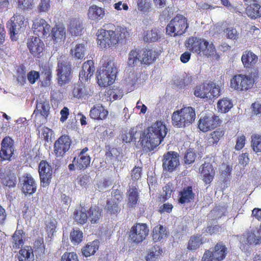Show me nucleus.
<instances>
[{"label":"nucleus","mask_w":261,"mask_h":261,"mask_svg":"<svg viewBox=\"0 0 261 261\" xmlns=\"http://www.w3.org/2000/svg\"><path fill=\"white\" fill-rule=\"evenodd\" d=\"M167 133L166 125L161 121H156L141 133L140 145L144 149L151 151L162 143Z\"/></svg>","instance_id":"nucleus-1"},{"label":"nucleus","mask_w":261,"mask_h":261,"mask_svg":"<svg viewBox=\"0 0 261 261\" xmlns=\"http://www.w3.org/2000/svg\"><path fill=\"white\" fill-rule=\"evenodd\" d=\"M98 46L102 49L116 47L120 43L125 41L130 33L126 28L118 26L114 31L100 28L96 33Z\"/></svg>","instance_id":"nucleus-2"},{"label":"nucleus","mask_w":261,"mask_h":261,"mask_svg":"<svg viewBox=\"0 0 261 261\" xmlns=\"http://www.w3.org/2000/svg\"><path fill=\"white\" fill-rule=\"evenodd\" d=\"M185 45L189 51L200 56L208 57L216 53V48L212 42L210 43L205 39L197 37H189L186 40Z\"/></svg>","instance_id":"nucleus-3"},{"label":"nucleus","mask_w":261,"mask_h":261,"mask_svg":"<svg viewBox=\"0 0 261 261\" xmlns=\"http://www.w3.org/2000/svg\"><path fill=\"white\" fill-rule=\"evenodd\" d=\"M258 77V70L253 69L249 75L238 74L234 75L231 79L230 87L231 89L238 92L247 91L251 89L255 80Z\"/></svg>","instance_id":"nucleus-4"},{"label":"nucleus","mask_w":261,"mask_h":261,"mask_svg":"<svg viewBox=\"0 0 261 261\" xmlns=\"http://www.w3.org/2000/svg\"><path fill=\"white\" fill-rule=\"evenodd\" d=\"M105 69L97 75V83L100 87H106L112 84L115 80L117 68L113 60L108 59L103 64Z\"/></svg>","instance_id":"nucleus-5"},{"label":"nucleus","mask_w":261,"mask_h":261,"mask_svg":"<svg viewBox=\"0 0 261 261\" xmlns=\"http://www.w3.org/2000/svg\"><path fill=\"white\" fill-rule=\"evenodd\" d=\"M194 94L197 97L206 100H212L214 98L220 95V87L213 82H210L207 83H204L196 86Z\"/></svg>","instance_id":"nucleus-6"},{"label":"nucleus","mask_w":261,"mask_h":261,"mask_svg":"<svg viewBox=\"0 0 261 261\" xmlns=\"http://www.w3.org/2000/svg\"><path fill=\"white\" fill-rule=\"evenodd\" d=\"M188 27L187 19L182 15L177 14L167 25L166 32L171 36H181Z\"/></svg>","instance_id":"nucleus-7"},{"label":"nucleus","mask_w":261,"mask_h":261,"mask_svg":"<svg viewBox=\"0 0 261 261\" xmlns=\"http://www.w3.org/2000/svg\"><path fill=\"white\" fill-rule=\"evenodd\" d=\"M228 249L222 242H217L211 249L205 250L202 261H223L228 253Z\"/></svg>","instance_id":"nucleus-8"},{"label":"nucleus","mask_w":261,"mask_h":261,"mask_svg":"<svg viewBox=\"0 0 261 261\" xmlns=\"http://www.w3.org/2000/svg\"><path fill=\"white\" fill-rule=\"evenodd\" d=\"M149 232V229L146 224L136 223L130 229L129 239L133 243L139 244L146 239Z\"/></svg>","instance_id":"nucleus-9"},{"label":"nucleus","mask_w":261,"mask_h":261,"mask_svg":"<svg viewBox=\"0 0 261 261\" xmlns=\"http://www.w3.org/2000/svg\"><path fill=\"white\" fill-rule=\"evenodd\" d=\"M9 27L10 35L12 40L17 39V35L23 33L26 29V22L23 15L16 14L11 17Z\"/></svg>","instance_id":"nucleus-10"},{"label":"nucleus","mask_w":261,"mask_h":261,"mask_svg":"<svg viewBox=\"0 0 261 261\" xmlns=\"http://www.w3.org/2000/svg\"><path fill=\"white\" fill-rule=\"evenodd\" d=\"M71 64L67 61H59L57 69L58 84L64 85L70 82L72 79Z\"/></svg>","instance_id":"nucleus-11"},{"label":"nucleus","mask_w":261,"mask_h":261,"mask_svg":"<svg viewBox=\"0 0 261 261\" xmlns=\"http://www.w3.org/2000/svg\"><path fill=\"white\" fill-rule=\"evenodd\" d=\"M72 141L69 136L62 135L55 142L54 152L57 158H63L70 149Z\"/></svg>","instance_id":"nucleus-12"},{"label":"nucleus","mask_w":261,"mask_h":261,"mask_svg":"<svg viewBox=\"0 0 261 261\" xmlns=\"http://www.w3.org/2000/svg\"><path fill=\"white\" fill-rule=\"evenodd\" d=\"M221 122V120L215 115H206L200 118L198 127L201 132L206 133L219 126Z\"/></svg>","instance_id":"nucleus-13"},{"label":"nucleus","mask_w":261,"mask_h":261,"mask_svg":"<svg viewBox=\"0 0 261 261\" xmlns=\"http://www.w3.org/2000/svg\"><path fill=\"white\" fill-rule=\"evenodd\" d=\"M41 186L44 188L48 187L52 179L53 168L45 160L40 161L38 166Z\"/></svg>","instance_id":"nucleus-14"},{"label":"nucleus","mask_w":261,"mask_h":261,"mask_svg":"<svg viewBox=\"0 0 261 261\" xmlns=\"http://www.w3.org/2000/svg\"><path fill=\"white\" fill-rule=\"evenodd\" d=\"M162 167L166 171L172 172L179 165V155L175 151H168L163 155Z\"/></svg>","instance_id":"nucleus-15"},{"label":"nucleus","mask_w":261,"mask_h":261,"mask_svg":"<svg viewBox=\"0 0 261 261\" xmlns=\"http://www.w3.org/2000/svg\"><path fill=\"white\" fill-rule=\"evenodd\" d=\"M14 142L9 136L5 137L1 143L0 158L1 160H10L14 154Z\"/></svg>","instance_id":"nucleus-16"},{"label":"nucleus","mask_w":261,"mask_h":261,"mask_svg":"<svg viewBox=\"0 0 261 261\" xmlns=\"http://www.w3.org/2000/svg\"><path fill=\"white\" fill-rule=\"evenodd\" d=\"M37 184L33 176L29 173L24 174L21 181V190L25 195H32L36 192Z\"/></svg>","instance_id":"nucleus-17"},{"label":"nucleus","mask_w":261,"mask_h":261,"mask_svg":"<svg viewBox=\"0 0 261 261\" xmlns=\"http://www.w3.org/2000/svg\"><path fill=\"white\" fill-rule=\"evenodd\" d=\"M50 25L43 18H37L33 23L32 30L37 37L44 38L49 32Z\"/></svg>","instance_id":"nucleus-18"},{"label":"nucleus","mask_w":261,"mask_h":261,"mask_svg":"<svg viewBox=\"0 0 261 261\" xmlns=\"http://www.w3.org/2000/svg\"><path fill=\"white\" fill-rule=\"evenodd\" d=\"M27 44L30 53L34 57H41L44 49V44L40 38L32 36L28 39Z\"/></svg>","instance_id":"nucleus-19"},{"label":"nucleus","mask_w":261,"mask_h":261,"mask_svg":"<svg viewBox=\"0 0 261 261\" xmlns=\"http://www.w3.org/2000/svg\"><path fill=\"white\" fill-rule=\"evenodd\" d=\"M88 150L89 148L85 147L80 151L77 156L73 158L77 170H85L90 166L91 159L89 155L86 153Z\"/></svg>","instance_id":"nucleus-20"},{"label":"nucleus","mask_w":261,"mask_h":261,"mask_svg":"<svg viewBox=\"0 0 261 261\" xmlns=\"http://www.w3.org/2000/svg\"><path fill=\"white\" fill-rule=\"evenodd\" d=\"M141 60V64L149 66L153 64L159 57V53L152 48H143L140 49Z\"/></svg>","instance_id":"nucleus-21"},{"label":"nucleus","mask_w":261,"mask_h":261,"mask_svg":"<svg viewBox=\"0 0 261 261\" xmlns=\"http://www.w3.org/2000/svg\"><path fill=\"white\" fill-rule=\"evenodd\" d=\"M36 103V108L33 114L35 115L36 118L40 115L44 119V121H46L50 108L49 101L46 99H40L37 100Z\"/></svg>","instance_id":"nucleus-22"},{"label":"nucleus","mask_w":261,"mask_h":261,"mask_svg":"<svg viewBox=\"0 0 261 261\" xmlns=\"http://www.w3.org/2000/svg\"><path fill=\"white\" fill-rule=\"evenodd\" d=\"M109 112L101 103L94 105L89 112L90 117L94 120L102 121L107 119Z\"/></svg>","instance_id":"nucleus-23"},{"label":"nucleus","mask_w":261,"mask_h":261,"mask_svg":"<svg viewBox=\"0 0 261 261\" xmlns=\"http://www.w3.org/2000/svg\"><path fill=\"white\" fill-rule=\"evenodd\" d=\"M200 171L202 175L203 182L207 185L211 183L214 178L216 172L212 163L206 161L200 166Z\"/></svg>","instance_id":"nucleus-24"},{"label":"nucleus","mask_w":261,"mask_h":261,"mask_svg":"<svg viewBox=\"0 0 261 261\" xmlns=\"http://www.w3.org/2000/svg\"><path fill=\"white\" fill-rule=\"evenodd\" d=\"M95 71L94 63L93 60H88L84 62L82 66V70L79 74L81 81H87L93 74Z\"/></svg>","instance_id":"nucleus-25"},{"label":"nucleus","mask_w":261,"mask_h":261,"mask_svg":"<svg viewBox=\"0 0 261 261\" xmlns=\"http://www.w3.org/2000/svg\"><path fill=\"white\" fill-rule=\"evenodd\" d=\"M241 61L245 68L251 69L255 66L258 61V58L251 51L246 50L243 53Z\"/></svg>","instance_id":"nucleus-26"},{"label":"nucleus","mask_w":261,"mask_h":261,"mask_svg":"<svg viewBox=\"0 0 261 261\" xmlns=\"http://www.w3.org/2000/svg\"><path fill=\"white\" fill-rule=\"evenodd\" d=\"M0 182L5 187L9 189L16 187L17 179L16 175L11 172H4L0 173Z\"/></svg>","instance_id":"nucleus-27"},{"label":"nucleus","mask_w":261,"mask_h":261,"mask_svg":"<svg viewBox=\"0 0 261 261\" xmlns=\"http://www.w3.org/2000/svg\"><path fill=\"white\" fill-rule=\"evenodd\" d=\"M195 196V194L193 191L192 186L184 187L178 193V203L180 204L190 203L194 199Z\"/></svg>","instance_id":"nucleus-28"},{"label":"nucleus","mask_w":261,"mask_h":261,"mask_svg":"<svg viewBox=\"0 0 261 261\" xmlns=\"http://www.w3.org/2000/svg\"><path fill=\"white\" fill-rule=\"evenodd\" d=\"M73 219L77 224L84 225L88 220L87 210L85 208L84 204H80L79 208L75 209L73 213Z\"/></svg>","instance_id":"nucleus-29"},{"label":"nucleus","mask_w":261,"mask_h":261,"mask_svg":"<svg viewBox=\"0 0 261 261\" xmlns=\"http://www.w3.org/2000/svg\"><path fill=\"white\" fill-rule=\"evenodd\" d=\"M92 92L91 90L84 86L82 83L75 84L72 90V94L74 97L78 99H86L91 96Z\"/></svg>","instance_id":"nucleus-30"},{"label":"nucleus","mask_w":261,"mask_h":261,"mask_svg":"<svg viewBox=\"0 0 261 261\" xmlns=\"http://www.w3.org/2000/svg\"><path fill=\"white\" fill-rule=\"evenodd\" d=\"M88 220L91 224L99 222L102 217V210L97 205H94L87 210Z\"/></svg>","instance_id":"nucleus-31"},{"label":"nucleus","mask_w":261,"mask_h":261,"mask_svg":"<svg viewBox=\"0 0 261 261\" xmlns=\"http://www.w3.org/2000/svg\"><path fill=\"white\" fill-rule=\"evenodd\" d=\"M87 15L90 19L98 21L105 16V11L103 8L96 5H93L89 8Z\"/></svg>","instance_id":"nucleus-32"},{"label":"nucleus","mask_w":261,"mask_h":261,"mask_svg":"<svg viewBox=\"0 0 261 261\" xmlns=\"http://www.w3.org/2000/svg\"><path fill=\"white\" fill-rule=\"evenodd\" d=\"M127 205L129 208L135 207L139 199V193L137 186H129L127 190Z\"/></svg>","instance_id":"nucleus-33"},{"label":"nucleus","mask_w":261,"mask_h":261,"mask_svg":"<svg viewBox=\"0 0 261 261\" xmlns=\"http://www.w3.org/2000/svg\"><path fill=\"white\" fill-rule=\"evenodd\" d=\"M65 28L63 25L56 24L52 28L50 36L52 39L55 42L61 41L65 39L66 37Z\"/></svg>","instance_id":"nucleus-34"},{"label":"nucleus","mask_w":261,"mask_h":261,"mask_svg":"<svg viewBox=\"0 0 261 261\" xmlns=\"http://www.w3.org/2000/svg\"><path fill=\"white\" fill-rule=\"evenodd\" d=\"M181 115L184 119V122L188 126L192 124L196 119L195 109L191 107H184L179 110Z\"/></svg>","instance_id":"nucleus-35"},{"label":"nucleus","mask_w":261,"mask_h":261,"mask_svg":"<svg viewBox=\"0 0 261 261\" xmlns=\"http://www.w3.org/2000/svg\"><path fill=\"white\" fill-rule=\"evenodd\" d=\"M204 243L202 235L195 234L191 236L188 241L187 248L190 251H195Z\"/></svg>","instance_id":"nucleus-36"},{"label":"nucleus","mask_w":261,"mask_h":261,"mask_svg":"<svg viewBox=\"0 0 261 261\" xmlns=\"http://www.w3.org/2000/svg\"><path fill=\"white\" fill-rule=\"evenodd\" d=\"M169 232L166 227L161 224L155 226L152 230V239L154 242L161 241L168 237Z\"/></svg>","instance_id":"nucleus-37"},{"label":"nucleus","mask_w":261,"mask_h":261,"mask_svg":"<svg viewBox=\"0 0 261 261\" xmlns=\"http://www.w3.org/2000/svg\"><path fill=\"white\" fill-rule=\"evenodd\" d=\"M141 56L140 49L135 48L132 49L128 55L127 61V66L129 67H134L137 66L138 63H141Z\"/></svg>","instance_id":"nucleus-38"},{"label":"nucleus","mask_w":261,"mask_h":261,"mask_svg":"<svg viewBox=\"0 0 261 261\" xmlns=\"http://www.w3.org/2000/svg\"><path fill=\"white\" fill-rule=\"evenodd\" d=\"M83 30V23L78 19H70L68 27V30L72 36L81 35Z\"/></svg>","instance_id":"nucleus-39"},{"label":"nucleus","mask_w":261,"mask_h":261,"mask_svg":"<svg viewBox=\"0 0 261 261\" xmlns=\"http://www.w3.org/2000/svg\"><path fill=\"white\" fill-rule=\"evenodd\" d=\"M160 38V31L156 28L145 31L143 36L144 41L147 43L156 42Z\"/></svg>","instance_id":"nucleus-40"},{"label":"nucleus","mask_w":261,"mask_h":261,"mask_svg":"<svg viewBox=\"0 0 261 261\" xmlns=\"http://www.w3.org/2000/svg\"><path fill=\"white\" fill-rule=\"evenodd\" d=\"M34 254L32 247L25 246L19 251V261H33Z\"/></svg>","instance_id":"nucleus-41"},{"label":"nucleus","mask_w":261,"mask_h":261,"mask_svg":"<svg viewBox=\"0 0 261 261\" xmlns=\"http://www.w3.org/2000/svg\"><path fill=\"white\" fill-rule=\"evenodd\" d=\"M246 13L251 19L259 18L261 17V6L257 3L250 4L247 7Z\"/></svg>","instance_id":"nucleus-42"},{"label":"nucleus","mask_w":261,"mask_h":261,"mask_svg":"<svg viewBox=\"0 0 261 261\" xmlns=\"http://www.w3.org/2000/svg\"><path fill=\"white\" fill-rule=\"evenodd\" d=\"M233 103L231 99L224 97L218 100L217 109L219 112L226 113L233 107Z\"/></svg>","instance_id":"nucleus-43"},{"label":"nucleus","mask_w":261,"mask_h":261,"mask_svg":"<svg viewBox=\"0 0 261 261\" xmlns=\"http://www.w3.org/2000/svg\"><path fill=\"white\" fill-rule=\"evenodd\" d=\"M179 110L175 111L172 114L171 120L172 125L177 128H185L188 126L186 122H184L183 116L180 114Z\"/></svg>","instance_id":"nucleus-44"},{"label":"nucleus","mask_w":261,"mask_h":261,"mask_svg":"<svg viewBox=\"0 0 261 261\" xmlns=\"http://www.w3.org/2000/svg\"><path fill=\"white\" fill-rule=\"evenodd\" d=\"M24 234L22 230H16L12 238V247L14 249H19L24 244L23 235Z\"/></svg>","instance_id":"nucleus-45"},{"label":"nucleus","mask_w":261,"mask_h":261,"mask_svg":"<svg viewBox=\"0 0 261 261\" xmlns=\"http://www.w3.org/2000/svg\"><path fill=\"white\" fill-rule=\"evenodd\" d=\"M105 95L107 96L109 100H116L121 99L123 96V91L122 89L113 87L109 88L106 91Z\"/></svg>","instance_id":"nucleus-46"},{"label":"nucleus","mask_w":261,"mask_h":261,"mask_svg":"<svg viewBox=\"0 0 261 261\" xmlns=\"http://www.w3.org/2000/svg\"><path fill=\"white\" fill-rule=\"evenodd\" d=\"M97 243V241H93L87 244L82 249L83 255L85 257L94 255L98 249Z\"/></svg>","instance_id":"nucleus-47"},{"label":"nucleus","mask_w":261,"mask_h":261,"mask_svg":"<svg viewBox=\"0 0 261 261\" xmlns=\"http://www.w3.org/2000/svg\"><path fill=\"white\" fill-rule=\"evenodd\" d=\"M138 80L137 74L134 72L130 73L124 80V85L127 90L132 91L134 90Z\"/></svg>","instance_id":"nucleus-48"},{"label":"nucleus","mask_w":261,"mask_h":261,"mask_svg":"<svg viewBox=\"0 0 261 261\" xmlns=\"http://www.w3.org/2000/svg\"><path fill=\"white\" fill-rule=\"evenodd\" d=\"M251 146L255 153H261V135L254 134L251 137Z\"/></svg>","instance_id":"nucleus-49"},{"label":"nucleus","mask_w":261,"mask_h":261,"mask_svg":"<svg viewBox=\"0 0 261 261\" xmlns=\"http://www.w3.org/2000/svg\"><path fill=\"white\" fill-rule=\"evenodd\" d=\"M162 249L159 246H154L146 256L147 261H155L162 253Z\"/></svg>","instance_id":"nucleus-50"},{"label":"nucleus","mask_w":261,"mask_h":261,"mask_svg":"<svg viewBox=\"0 0 261 261\" xmlns=\"http://www.w3.org/2000/svg\"><path fill=\"white\" fill-rule=\"evenodd\" d=\"M224 130L220 128L213 132L210 134L209 143L213 145L217 144L220 139L224 136Z\"/></svg>","instance_id":"nucleus-51"},{"label":"nucleus","mask_w":261,"mask_h":261,"mask_svg":"<svg viewBox=\"0 0 261 261\" xmlns=\"http://www.w3.org/2000/svg\"><path fill=\"white\" fill-rule=\"evenodd\" d=\"M137 133V128L136 127L131 128L128 132L126 131L125 133L122 134L121 138L123 142L129 143L135 141L136 135Z\"/></svg>","instance_id":"nucleus-52"},{"label":"nucleus","mask_w":261,"mask_h":261,"mask_svg":"<svg viewBox=\"0 0 261 261\" xmlns=\"http://www.w3.org/2000/svg\"><path fill=\"white\" fill-rule=\"evenodd\" d=\"M85 47L84 44H77L73 49L71 50V53L74 58L82 59L85 56Z\"/></svg>","instance_id":"nucleus-53"},{"label":"nucleus","mask_w":261,"mask_h":261,"mask_svg":"<svg viewBox=\"0 0 261 261\" xmlns=\"http://www.w3.org/2000/svg\"><path fill=\"white\" fill-rule=\"evenodd\" d=\"M18 8L23 11L32 10L34 6V0H18Z\"/></svg>","instance_id":"nucleus-54"},{"label":"nucleus","mask_w":261,"mask_h":261,"mask_svg":"<svg viewBox=\"0 0 261 261\" xmlns=\"http://www.w3.org/2000/svg\"><path fill=\"white\" fill-rule=\"evenodd\" d=\"M43 79L41 81V86L43 87L50 86L52 78V71L50 69H46L43 72Z\"/></svg>","instance_id":"nucleus-55"},{"label":"nucleus","mask_w":261,"mask_h":261,"mask_svg":"<svg viewBox=\"0 0 261 261\" xmlns=\"http://www.w3.org/2000/svg\"><path fill=\"white\" fill-rule=\"evenodd\" d=\"M83 233L80 230L73 229L70 233V239L71 242L74 244H79L83 240Z\"/></svg>","instance_id":"nucleus-56"},{"label":"nucleus","mask_w":261,"mask_h":261,"mask_svg":"<svg viewBox=\"0 0 261 261\" xmlns=\"http://www.w3.org/2000/svg\"><path fill=\"white\" fill-rule=\"evenodd\" d=\"M107 212L111 215L119 213L121 208L116 202L108 201L107 202Z\"/></svg>","instance_id":"nucleus-57"},{"label":"nucleus","mask_w":261,"mask_h":261,"mask_svg":"<svg viewBox=\"0 0 261 261\" xmlns=\"http://www.w3.org/2000/svg\"><path fill=\"white\" fill-rule=\"evenodd\" d=\"M50 0H40L37 9L40 13L47 12L50 10Z\"/></svg>","instance_id":"nucleus-58"},{"label":"nucleus","mask_w":261,"mask_h":261,"mask_svg":"<svg viewBox=\"0 0 261 261\" xmlns=\"http://www.w3.org/2000/svg\"><path fill=\"white\" fill-rule=\"evenodd\" d=\"M205 231L211 236L219 234L222 231L220 225H208L205 227Z\"/></svg>","instance_id":"nucleus-59"},{"label":"nucleus","mask_w":261,"mask_h":261,"mask_svg":"<svg viewBox=\"0 0 261 261\" xmlns=\"http://www.w3.org/2000/svg\"><path fill=\"white\" fill-rule=\"evenodd\" d=\"M196 156V153L192 149H188L184 158L185 163L186 164L193 163L195 161Z\"/></svg>","instance_id":"nucleus-60"},{"label":"nucleus","mask_w":261,"mask_h":261,"mask_svg":"<svg viewBox=\"0 0 261 261\" xmlns=\"http://www.w3.org/2000/svg\"><path fill=\"white\" fill-rule=\"evenodd\" d=\"M226 34L227 38L232 40H237L239 38V33L237 30L233 27L226 28L224 30Z\"/></svg>","instance_id":"nucleus-61"},{"label":"nucleus","mask_w":261,"mask_h":261,"mask_svg":"<svg viewBox=\"0 0 261 261\" xmlns=\"http://www.w3.org/2000/svg\"><path fill=\"white\" fill-rule=\"evenodd\" d=\"M137 6L138 9L144 12H147L151 8V5L147 0H138Z\"/></svg>","instance_id":"nucleus-62"},{"label":"nucleus","mask_w":261,"mask_h":261,"mask_svg":"<svg viewBox=\"0 0 261 261\" xmlns=\"http://www.w3.org/2000/svg\"><path fill=\"white\" fill-rule=\"evenodd\" d=\"M61 261H80L76 253L65 252L61 257Z\"/></svg>","instance_id":"nucleus-63"},{"label":"nucleus","mask_w":261,"mask_h":261,"mask_svg":"<svg viewBox=\"0 0 261 261\" xmlns=\"http://www.w3.org/2000/svg\"><path fill=\"white\" fill-rule=\"evenodd\" d=\"M34 247L36 251L44 253L45 251V245L43 239L42 238H38L34 243Z\"/></svg>","instance_id":"nucleus-64"}]
</instances>
